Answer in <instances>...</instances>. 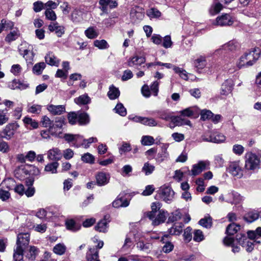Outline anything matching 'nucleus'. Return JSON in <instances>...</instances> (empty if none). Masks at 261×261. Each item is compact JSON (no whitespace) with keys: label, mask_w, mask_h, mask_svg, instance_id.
I'll use <instances>...</instances> for the list:
<instances>
[{"label":"nucleus","mask_w":261,"mask_h":261,"mask_svg":"<svg viewBox=\"0 0 261 261\" xmlns=\"http://www.w3.org/2000/svg\"><path fill=\"white\" fill-rule=\"evenodd\" d=\"M261 53L259 47H254L245 53L237 63L239 68L248 67L253 65L260 57Z\"/></svg>","instance_id":"obj_1"},{"label":"nucleus","mask_w":261,"mask_h":261,"mask_svg":"<svg viewBox=\"0 0 261 261\" xmlns=\"http://www.w3.org/2000/svg\"><path fill=\"white\" fill-rule=\"evenodd\" d=\"M30 242L29 233H19L17 235L16 247L14 250V261H23V251Z\"/></svg>","instance_id":"obj_2"},{"label":"nucleus","mask_w":261,"mask_h":261,"mask_svg":"<svg viewBox=\"0 0 261 261\" xmlns=\"http://www.w3.org/2000/svg\"><path fill=\"white\" fill-rule=\"evenodd\" d=\"M245 165L246 169L253 170L258 167L260 160L255 154L248 152L245 155Z\"/></svg>","instance_id":"obj_3"},{"label":"nucleus","mask_w":261,"mask_h":261,"mask_svg":"<svg viewBox=\"0 0 261 261\" xmlns=\"http://www.w3.org/2000/svg\"><path fill=\"white\" fill-rule=\"evenodd\" d=\"M159 197L166 203H170L173 200L174 192L168 186L161 187L158 191Z\"/></svg>","instance_id":"obj_4"},{"label":"nucleus","mask_w":261,"mask_h":261,"mask_svg":"<svg viewBox=\"0 0 261 261\" xmlns=\"http://www.w3.org/2000/svg\"><path fill=\"white\" fill-rule=\"evenodd\" d=\"M65 123V119L60 117L56 118L54 123L50 127V131L52 136L61 137L62 127Z\"/></svg>","instance_id":"obj_5"},{"label":"nucleus","mask_w":261,"mask_h":261,"mask_svg":"<svg viewBox=\"0 0 261 261\" xmlns=\"http://www.w3.org/2000/svg\"><path fill=\"white\" fill-rule=\"evenodd\" d=\"M234 21V19L230 14L227 13L222 14L218 16L213 24L215 25L226 27L231 25Z\"/></svg>","instance_id":"obj_6"},{"label":"nucleus","mask_w":261,"mask_h":261,"mask_svg":"<svg viewBox=\"0 0 261 261\" xmlns=\"http://www.w3.org/2000/svg\"><path fill=\"white\" fill-rule=\"evenodd\" d=\"M19 125L17 123H11L7 124L2 132V138L10 140L13 137Z\"/></svg>","instance_id":"obj_7"},{"label":"nucleus","mask_w":261,"mask_h":261,"mask_svg":"<svg viewBox=\"0 0 261 261\" xmlns=\"http://www.w3.org/2000/svg\"><path fill=\"white\" fill-rule=\"evenodd\" d=\"M236 240L243 247L246 248V250L248 252H251L254 249L253 243L249 241L245 234L238 233L236 236Z\"/></svg>","instance_id":"obj_8"},{"label":"nucleus","mask_w":261,"mask_h":261,"mask_svg":"<svg viewBox=\"0 0 261 261\" xmlns=\"http://www.w3.org/2000/svg\"><path fill=\"white\" fill-rule=\"evenodd\" d=\"M227 170L232 176L238 178H241L243 175V170L239 161L230 162Z\"/></svg>","instance_id":"obj_9"},{"label":"nucleus","mask_w":261,"mask_h":261,"mask_svg":"<svg viewBox=\"0 0 261 261\" xmlns=\"http://www.w3.org/2000/svg\"><path fill=\"white\" fill-rule=\"evenodd\" d=\"M117 0H99V8L103 13H108V7L110 9H114L118 6Z\"/></svg>","instance_id":"obj_10"},{"label":"nucleus","mask_w":261,"mask_h":261,"mask_svg":"<svg viewBox=\"0 0 261 261\" xmlns=\"http://www.w3.org/2000/svg\"><path fill=\"white\" fill-rule=\"evenodd\" d=\"M47 159L50 161L58 162L62 158V152L58 147H53L47 151Z\"/></svg>","instance_id":"obj_11"},{"label":"nucleus","mask_w":261,"mask_h":261,"mask_svg":"<svg viewBox=\"0 0 261 261\" xmlns=\"http://www.w3.org/2000/svg\"><path fill=\"white\" fill-rule=\"evenodd\" d=\"M87 261H100L99 258V250L96 248L89 247L86 254Z\"/></svg>","instance_id":"obj_12"},{"label":"nucleus","mask_w":261,"mask_h":261,"mask_svg":"<svg viewBox=\"0 0 261 261\" xmlns=\"http://www.w3.org/2000/svg\"><path fill=\"white\" fill-rule=\"evenodd\" d=\"M233 82L231 79H227L222 84L220 93L221 95H227L232 91Z\"/></svg>","instance_id":"obj_13"},{"label":"nucleus","mask_w":261,"mask_h":261,"mask_svg":"<svg viewBox=\"0 0 261 261\" xmlns=\"http://www.w3.org/2000/svg\"><path fill=\"white\" fill-rule=\"evenodd\" d=\"M49 31L55 32L58 37H61L65 33V28L62 25H59L57 22L50 23L48 27Z\"/></svg>","instance_id":"obj_14"},{"label":"nucleus","mask_w":261,"mask_h":261,"mask_svg":"<svg viewBox=\"0 0 261 261\" xmlns=\"http://www.w3.org/2000/svg\"><path fill=\"white\" fill-rule=\"evenodd\" d=\"M167 216V212L163 210L159 211L157 215H155L154 218L151 220L152 221V224L154 226H157L164 223Z\"/></svg>","instance_id":"obj_15"},{"label":"nucleus","mask_w":261,"mask_h":261,"mask_svg":"<svg viewBox=\"0 0 261 261\" xmlns=\"http://www.w3.org/2000/svg\"><path fill=\"white\" fill-rule=\"evenodd\" d=\"M96 184L99 186L107 185L109 182L110 175L103 172H98L95 176Z\"/></svg>","instance_id":"obj_16"},{"label":"nucleus","mask_w":261,"mask_h":261,"mask_svg":"<svg viewBox=\"0 0 261 261\" xmlns=\"http://www.w3.org/2000/svg\"><path fill=\"white\" fill-rule=\"evenodd\" d=\"M208 163L205 161H199L197 164L193 165L192 169L191 170V175L196 176L200 174L202 171L206 169Z\"/></svg>","instance_id":"obj_17"},{"label":"nucleus","mask_w":261,"mask_h":261,"mask_svg":"<svg viewBox=\"0 0 261 261\" xmlns=\"http://www.w3.org/2000/svg\"><path fill=\"white\" fill-rule=\"evenodd\" d=\"M259 217L261 219V210L259 212L256 210H252L245 215L244 220L248 223H251L257 220Z\"/></svg>","instance_id":"obj_18"},{"label":"nucleus","mask_w":261,"mask_h":261,"mask_svg":"<svg viewBox=\"0 0 261 261\" xmlns=\"http://www.w3.org/2000/svg\"><path fill=\"white\" fill-rule=\"evenodd\" d=\"M47 109L54 115H61L65 112V107L64 105H49L47 106Z\"/></svg>","instance_id":"obj_19"},{"label":"nucleus","mask_w":261,"mask_h":261,"mask_svg":"<svg viewBox=\"0 0 261 261\" xmlns=\"http://www.w3.org/2000/svg\"><path fill=\"white\" fill-rule=\"evenodd\" d=\"M184 224L182 223H176L168 230V234L171 236H178L182 231Z\"/></svg>","instance_id":"obj_20"},{"label":"nucleus","mask_w":261,"mask_h":261,"mask_svg":"<svg viewBox=\"0 0 261 261\" xmlns=\"http://www.w3.org/2000/svg\"><path fill=\"white\" fill-rule=\"evenodd\" d=\"M155 113L158 114V118L167 121H171L173 116V113L168 110L156 111Z\"/></svg>","instance_id":"obj_21"},{"label":"nucleus","mask_w":261,"mask_h":261,"mask_svg":"<svg viewBox=\"0 0 261 261\" xmlns=\"http://www.w3.org/2000/svg\"><path fill=\"white\" fill-rule=\"evenodd\" d=\"M168 238H169V234H164L161 240L165 244L162 248V251L166 253L170 252L174 248V245L171 242L165 241V239Z\"/></svg>","instance_id":"obj_22"},{"label":"nucleus","mask_w":261,"mask_h":261,"mask_svg":"<svg viewBox=\"0 0 261 261\" xmlns=\"http://www.w3.org/2000/svg\"><path fill=\"white\" fill-rule=\"evenodd\" d=\"M145 58L143 57L135 56L128 61V66L132 67L135 65L140 66L145 63Z\"/></svg>","instance_id":"obj_23"},{"label":"nucleus","mask_w":261,"mask_h":261,"mask_svg":"<svg viewBox=\"0 0 261 261\" xmlns=\"http://www.w3.org/2000/svg\"><path fill=\"white\" fill-rule=\"evenodd\" d=\"M162 204L159 202H155L152 203L151 205V211L147 213V217L149 219L152 220L154 218L157 211L161 210L160 208Z\"/></svg>","instance_id":"obj_24"},{"label":"nucleus","mask_w":261,"mask_h":261,"mask_svg":"<svg viewBox=\"0 0 261 261\" xmlns=\"http://www.w3.org/2000/svg\"><path fill=\"white\" fill-rule=\"evenodd\" d=\"M74 101L78 105H86L91 102V98L87 94H85L74 98Z\"/></svg>","instance_id":"obj_25"},{"label":"nucleus","mask_w":261,"mask_h":261,"mask_svg":"<svg viewBox=\"0 0 261 261\" xmlns=\"http://www.w3.org/2000/svg\"><path fill=\"white\" fill-rule=\"evenodd\" d=\"M78 122L80 125H86L89 123L90 117L85 112L77 111Z\"/></svg>","instance_id":"obj_26"},{"label":"nucleus","mask_w":261,"mask_h":261,"mask_svg":"<svg viewBox=\"0 0 261 261\" xmlns=\"http://www.w3.org/2000/svg\"><path fill=\"white\" fill-rule=\"evenodd\" d=\"M130 17L133 22L137 23L143 18L144 15L142 12L133 9L130 12Z\"/></svg>","instance_id":"obj_27"},{"label":"nucleus","mask_w":261,"mask_h":261,"mask_svg":"<svg viewBox=\"0 0 261 261\" xmlns=\"http://www.w3.org/2000/svg\"><path fill=\"white\" fill-rule=\"evenodd\" d=\"M45 59L46 63L50 65L58 66L59 64V60L55 56L53 53L47 54L45 57Z\"/></svg>","instance_id":"obj_28"},{"label":"nucleus","mask_w":261,"mask_h":261,"mask_svg":"<svg viewBox=\"0 0 261 261\" xmlns=\"http://www.w3.org/2000/svg\"><path fill=\"white\" fill-rule=\"evenodd\" d=\"M120 95V91L118 88L115 87L114 85H111L109 88L108 92V96L110 99L113 100L117 99Z\"/></svg>","instance_id":"obj_29"},{"label":"nucleus","mask_w":261,"mask_h":261,"mask_svg":"<svg viewBox=\"0 0 261 261\" xmlns=\"http://www.w3.org/2000/svg\"><path fill=\"white\" fill-rule=\"evenodd\" d=\"M240 228L241 226L240 225L234 223H231L227 227L226 233L229 236L233 235L240 229Z\"/></svg>","instance_id":"obj_30"},{"label":"nucleus","mask_w":261,"mask_h":261,"mask_svg":"<svg viewBox=\"0 0 261 261\" xmlns=\"http://www.w3.org/2000/svg\"><path fill=\"white\" fill-rule=\"evenodd\" d=\"M129 201L122 198H117L112 203L113 207L116 208H119L120 207H126L129 205Z\"/></svg>","instance_id":"obj_31"},{"label":"nucleus","mask_w":261,"mask_h":261,"mask_svg":"<svg viewBox=\"0 0 261 261\" xmlns=\"http://www.w3.org/2000/svg\"><path fill=\"white\" fill-rule=\"evenodd\" d=\"M59 166V163L58 162H53L47 164L44 168V170L52 174L57 173Z\"/></svg>","instance_id":"obj_32"},{"label":"nucleus","mask_w":261,"mask_h":261,"mask_svg":"<svg viewBox=\"0 0 261 261\" xmlns=\"http://www.w3.org/2000/svg\"><path fill=\"white\" fill-rule=\"evenodd\" d=\"M108 222L106 218L100 220L95 226V228L99 232H105L107 231Z\"/></svg>","instance_id":"obj_33"},{"label":"nucleus","mask_w":261,"mask_h":261,"mask_svg":"<svg viewBox=\"0 0 261 261\" xmlns=\"http://www.w3.org/2000/svg\"><path fill=\"white\" fill-rule=\"evenodd\" d=\"M65 225L67 229L72 231H76L81 228V226L77 225L73 219L67 220Z\"/></svg>","instance_id":"obj_34"},{"label":"nucleus","mask_w":261,"mask_h":261,"mask_svg":"<svg viewBox=\"0 0 261 261\" xmlns=\"http://www.w3.org/2000/svg\"><path fill=\"white\" fill-rule=\"evenodd\" d=\"M38 253V248L35 246H31L29 251L27 252L26 257L30 260H34Z\"/></svg>","instance_id":"obj_35"},{"label":"nucleus","mask_w":261,"mask_h":261,"mask_svg":"<svg viewBox=\"0 0 261 261\" xmlns=\"http://www.w3.org/2000/svg\"><path fill=\"white\" fill-rule=\"evenodd\" d=\"M14 180L12 178L4 179L1 184V188L6 190H11L14 186Z\"/></svg>","instance_id":"obj_36"},{"label":"nucleus","mask_w":261,"mask_h":261,"mask_svg":"<svg viewBox=\"0 0 261 261\" xmlns=\"http://www.w3.org/2000/svg\"><path fill=\"white\" fill-rule=\"evenodd\" d=\"M66 250V247L63 243H59L55 246L53 251L56 254L62 255L64 254Z\"/></svg>","instance_id":"obj_37"},{"label":"nucleus","mask_w":261,"mask_h":261,"mask_svg":"<svg viewBox=\"0 0 261 261\" xmlns=\"http://www.w3.org/2000/svg\"><path fill=\"white\" fill-rule=\"evenodd\" d=\"M223 6L220 3H215L213 4L210 9V13L212 15H215L219 13L222 9Z\"/></svg>","instance_id":"obj_38"},{"label":"nucleus","mask_w":261,"mask_h":261,"mask_svg":"<svg viewBox=\"0 0 261 261\" xmlns=\"http://www.w3.org/2000/svg\"><path fill=\"white\" fill-rule=\"evenodd\" d=\"M13 26L14 24L12 21L3 19L0 23V32L1 33L4 30L11 29Z\"/></svg>","instance_id":"obj_39"},{"label":"nucleus","mask_w":261,"mask_h":261,"mask_svg":"<svg viewBox=\"0 0 261 261\" xmlns=\"http://www.w3.org/2000/svg\"><path fill=\"white\" fill-rule=\"evenodd\" d=\"M212 140L211 142L216 143H220L223 142L225 139L226 137L224 135L221 133H215L213 135H211Z\"/></svg>","instance_id":"obj_40"},{"label":"nucleus","mask_w":261,"mask_h":261,"mask_svg":"<svg viewBox=\"0 0 261 261\" xmlns=\"http://www.w3.org/2000/svg\"><path fill=\"white\" fill-rule=\"evenodd\" d=\"M155 167L150 164L149 162H146L144 164L142 169V171L146 175L151 174L154 170Z\"/></svg>","instance_id":"obj_41"},{"label":"nucleus","mask_w":261,"mask_h":261,"mask_svg":"<svg viewBox=\"0 0 261 261\" xmlns=\"http://www.w3.org/2000/svg\"><path fill=\"white\" fill-rule=\"evenodd\" d=\"M86 36L89 39H94L96 38L98 35V33L93 27L88 28L85 31Z\"/></svg>","instance_id":"obj_42"},{"label":"nucleus","mask_w":261,"mask_h":261,"mask_svg":"<svg viewBox=\"0 0 261 261\" xmlns=\"http://www.w3.org/2000/svg\"><path fill=\"white\" fill-rule=\"evenodd\" d=\"M199 224L206 228H210L212 226V219L210 216L205 217L200 220Z\"/></svg>","instance_id":"obj_43"},{"label":"nucleus","mask_w":261,"mask_h":261,"mask_svg":"<svg viewBox=\"0 0 261 261\" xmlns=\"http://www.w3.org/2000/svg\"><path fill=\"white\" fill-rule=\"evenodd\" d=\"M142 124L149 126H156L158 125V122L153 118L143 117Z\"/></svg>","instance_id":"obj_44"},{"label":"nucleus","mask_w":261,"mask_h":261,"mask_svg":"<svg viewBox=\"0 0 261 261\" xmlns=\"http://www.w3.org/2000/svg\"><path fill=\"white\" fill-rule=\"evenodd\" d=\"M153 137L150 136H143L141 139V143L143 145H151L154 143Z\"/></svg>","instance_id":"obj_45"},{"label":"nucleus","mask_w":261,"mask_h":261,"mask_svg":"<svg viewBox=\"0 0 261 261\" xmlns=\"http://www.w3.org/2000/svg\"><path fill=\"white\" fill-rule=\"evenodd\" d=\"M45 66V64L44 62L38 63L34 65L33 68V71L34 73L37 74H41Z\"/></svg>","instance_id":"obj_46"},{"label":"nucleus","mask_w":261,"mask_h":261,"mask_svg":"<svg viewBox=\"0 0 261 261\" xmlns=\"http://www.w3.org/2000/svg\"><path fill=\"white\" fill-rule=\"evenodd\" d=\"M115 113L121 116H125L126 115V110L121 103H118L114 109Z\"/></svg>","instance_id":"obj_47"},{"label":"nucleus","mask_w":261,"mask_h":261,"mask_svg":"<svg viewBox=\"0 0 261 261\" xmlns=\"http://www.w3.org/2000/svg\"><path fill=\"white\" fill-rule=\"evenodd\" d=\"M181 214L179 211L176 210L173 212L169 217L168 222H174L179 220L181 218Z\"/></svg>","instance_id":"obj_48"},{"label":"nucleus","mask_w":261,"mask_h":261,"mask_svg":"<svg viewBox=\"0 0 261 261\" xmlns=\"http://www.w3.org/2000/svg\"><path fill=\"white\" fill-rule=\"evenodd\" d=\"M147 16L151 18H158L161 16V13L157 9L152 8L147 11Z\"/></svg>","instance_id":"obj_49"},{"label":"nucleus","mask_w":261,"mask_h":261,"mask_svg":"<svg viewBox=\"0 0 261 261\" xmlns=\"http://www.w3.org/2000/svg\"><path fill=\"white\" fill-rule=\"evenodd\" d=\"M173 70L175 73L179 74L180 77L185 80L188 79V73L187 71L182 68L174 66Z\"/></svg>","instance_id":"obj_50"},{"label":"nucleus","mask_w":261,"mask_h":261,"mask_svg":"<svg viewBox=\"0 0 261 261\" xmlns=\"http://www.w3.org/2000/svg\"><path fill=\"white\" fill-rule=\"evenodd\" d=\"M247 234L249 238L251 240L257 239V236L261 237V227H257L255 231H248Z\"/></svg>","instance_id":"obj_51"},{"label":"nucleus","mask_w":261,"mask_h":261,"mask_svg":"<svg viewBox=\"0 0 261 261\" xmlns=\"http://www.w3.org/2000/svg\"><path fill=\"white\" fill-rule=\"evenodd\" d=\"M46 18L51 21H55L57 19V15L54 11L49 8H47L44 12Z\"/></svg>","instance_id":"obj_52"},{"label":"nucleus","mask_w":261,"mask_h":261,"mask_svg":"<svg viewBox=\"0 0 261 261\" xmlns=\"http://www.w3.org/2000/svg\"><path fill=\"white\" fill-rule=\"evenodd\" d=\"M131 145L129 143L123 142L121 146L119 148V152L120 154L129 152L131 150Z\"/></svg>","instance_id":"obj_53"},{"label":"nucleus","mask_w":261,"mask_h":261,"mask_svg":"<svg viewBox=\"0 0 261 261\" xmlns=\"http://www.w3.org/2000/svg\"><path fill=\"white\" fill-rule=\"evenodd\" d=\"M94 45L100 49H106L109 47V45L105 40H96L94 42Z\"/></svg>","instance_id":"obj_54"},{"label":"nucleus","mask_w":261,"mask_h":261,"mask_svg":"<svg viewBox=\"0 0 261 261\" xmlns=\"http://www.w3.org/2000/svg\"><path fill=\"white\" fill-rule=\"evenodd\" d=\"M10 150V147L8 143L3 140H0V152L3 153H7Z\"/></svg>","instance_id":"obj_55"},{"label":"nucleus","mask_w":261,"mask_h":261,"mask_svg":"<svg viewBox=\"0 0 261 261\" xmlns=\"http://www.w3.org/2000/svg\"><path fill=\"white\" fill-rule=\"evenodd\" d=\"M195 66L198 69H203L206 65L205 58L201 57L194 61Z\"/></svg>","instance_id":"obj_56"},{"label":"nucleus","mask_w":261,"mask_h":261,"mask_svg":"<svg viewBox=\"0 0 261 261\" xmlns=\"http://www.w3.org/2000/svg\"><path fill=\"white\" fill-rule=\"evenodd\" d=\"M94 156L88 152L85 153L81 157V160L82 161L89 164H93L94 163Z\"/></svg>","instance_id":"obj_57"},{"label":"nucleus","mask_w":261,"mask_h":261,"mask_svg":"<svg viewBox=\"0 0 261 261\" xmlns=\"http://www.w3.org/2000/svg\"><path fill=\"white\" fill-rule=\"evenodd\" d=\"M25 124L30 125L33 128L35 129L38 127V123L35 120L29 117H25L23 119Z\"/></svg>","instance_id":"obj_58"},{"label":"nucleus","mask_w":261,"mask_h":261,"mask_svg":"<svg viewBox=\"0 0 261 261\" xmlns=\"http://www.w3.org/2000/svg\"><path fill=\"white\" fill-rule=\"evenodd\" d=\"M42 107L39 105L28 106V112L33 114H39L41 111Z\"/></svg>","instance_id":"obj_59"},{"label":"nucleus","mask_w":261,"mask_h":261,"mask_svg":"<svg viewBox=\"0 0 261 261\" xmlns=\"http://www.w3.org/2000/svg\"><path fill=\"white\" fill-rule=\"evenodd\" d=\"M201 119L202 120H206L211 119L213 116V113L210 110H203L200 113Z\"/></svg>","instance_id":"obj_60"},{"label":"nucleus","mask_w":261,"mask_h":261,"mask_svg":"<svg viewBox=\"0 0 261 261\" xmlns=\"http://www.w3.org/2000/svg\"><path fill=\"white\" fill-rule=\"evenodd\" d=\"M195 109L194 108H188L179 112L181 115L186 117H191L195 115Z\"/></svg>","instance_id":"obj_61"},{"label":"nucleus","mask_w":261,"mask_h":261,"mask_svg":"<svg viewBox=\"0 0 261 261\" xmlns=\"http://www.w3.org/2000/svg\"><path fill=\"white\" fill-rule=\"evenodd\" d=\"M68 119L69 123L72 125L75 124L78 122L77 112H70L68 114Z\"/></svg>","instance_id":"obj_62"},{"label":"nucleus","mask_w":261,"mask_h":261,"mask_svg":"<svg viewBox=\"0 0 261 261\" xmlns=\"http://www.w3.org/2000/svg\"><path fill=\"white\" fill-rule=\"evenodd\" d=\"M204 239V236L201 230L199 229L195 230L194 232V241L199 242Z\"/></svg>","instance_id":"obj_63"},{"label":"nucleus","mask_w":261,"mask_h":261,"mask_svg":"<svg viewBox=\"0 0 261 261\" xmlns=\"http://www.w3.org/2000/svg\"><path fill=\"white\" fill-rule=\"evenodd\" d=\"M74 155L73 151L70 148H67L64 150L62 152V157L67 160H70Z\"/></svg>","instance_id":"obj_64"}]
</instances>
